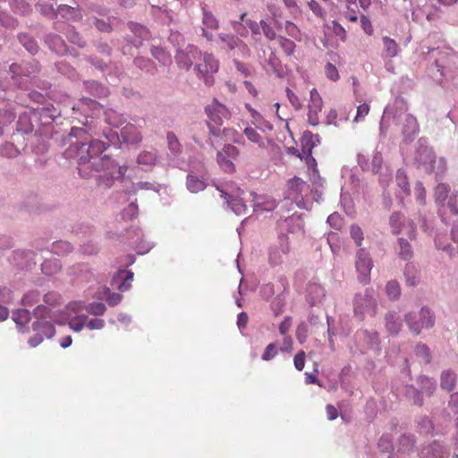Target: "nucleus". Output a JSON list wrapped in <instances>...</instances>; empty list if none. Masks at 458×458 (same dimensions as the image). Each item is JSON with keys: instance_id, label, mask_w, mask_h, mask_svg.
<instances>
[{"instance_id": "obj_32", "label": "nucleus", "mask_w": 458, "mask_h": 458, "mask_svg": "<svg viewBox=\"0 0 458 458\" xmlns=\"http://www.w3.org/2000/svg\"><path fill=\"white\" fill-rule=\"evenodd\" d=\"M13 320L17 325L24 326L30 320V313L28 310L21 309L13 314Z\"/></svg>"}, {"instance_id": "obj_12", "label": "nucleus", "mask_w": 458, "mask_h": 458, "mask_svg": "<svg viewBox=\"0 0 458 458\" xmlns=\"http://www.w3.org/2000/svg\"><path fill=\"white\" fill-rule=\"evenodd\" d=\"M203 28H202V36L206 38L208 41H212L214 36L212 33L208 32L210 30H216L219 27V22L217 19L213 15L212 13L204 11L203 19H202Z\"/></svg>"}, {"instance_id": "obj_5", "label": "nucleus", "mask_w": 458, "mask_h": 458, "mask_svg": "<svg viewBox=\"0 0 458 458\" xmlns=\"http://www.w3.org/2000/svg\"><path fill=\"white\" fill-rule=\"evenodd\" d=\"M372 267L369 254L364 249H360L357 253L356 269L359 274L358 279L361 284H367L369 282Z\"/></svg>"}, {"instance_id": "obj_37", "label": "nucleus", "mask_w": 458, "mask_h": 458, "mask_svg": "<svg viewBox=\"0 0 458 458\" xmlns=\"http://www.w3.org/2000/svg\"><path fill=\"white\" fill-rule=\"evenodd\" d=\"M166 140L169 149L173 153L178 154L181 151V144L175 134L172 131L167 132Z\"/></svg>"}, {"instance_id": "obj_53", "label": "nucleus", "mask_w": 458, "mask_h": 458, "mask_svg": "<svg viewBox=\"0 0 458 458\" xmlns=\"http://www.w3.org/2000/svg\"><path fill=\"white\" fill-rule=\"evenodd\" d=\"M151 52H152L153 56L155 58H157V60H159L160 62H162L163 64H165L168 61H170L169 55L166 54L165 51H164L160 47H154V48H152Z\"/></svg>"}, {"instance_id": "obj_8", "label": "nucleus", "mask_w": 458, "mask_h": 458, "mask_svg": "<svg viewBox=\"0 0 458 458\" xmlns=\"http://www.w3.org/2000/svg\"><path fill=\"white\" fill-rule=\"evenodd\" d=\"M199 54L197 47L189 45L185 50H180L176 53L175 60L181 68L189 70L192 64L193 59Z\"/></svg>"}, {"instance_id": "obj_55", "label": "nucleus", "mask_w": 458, "mask_h": 458, "mask_svg": "<svg viewBox=\"0 0 458 458\" xmlns=\"http://www.w3.org/2000/svg\"><path fill=\"white\" fill-rule=\"evenodd\" d=\"M285 31L290 37L293 38L294 39H300V30L294 23L291 21H286Z\"/></svg>"}, {"instance_id": "obj_17", "label": "nucleus", "mask_w": 458, "mask_h": 458, "mask_svg": "<svg viewBox=\"0 0 458 458\" xmlns=\"http://www.w3.org/2000/svg\"><path fill=\"white\" fill-rule=\"evenodd\" d=\"M33 330L40 333L47 338H51L55 334L54 325L47 321H37L33 324Z\"/></svg>"}, {"instance_id": "obj_52", "label": "nucleus", "mask_w": 458, "mask_h": 458, "mask_svg": "<svg viewBox=\"0 0 458 458\" xmlns=\"http://www.w3.org/2000/svg\"><path fill=\"white\" fill-rule=\"evenodd\" d=\"M416 353L419 356H421L423 359V361L425 363L429 362V349L428 347L424 344H419L416 346Z\"/></svg>"}, {"instance_id": "obj_63", "label": "nucleus", "mask_w": 458, "mask_h": 458, "mask_svg": "<svg viewBox=\"0 0 458 458\" xmlns=\"http://www.w3.org/2000/svg\"><path fill=\"white\" fill-rule=\"evenodd\" d=\"M308 5L313 13L318 17H322L324 14V10L321 5L315 0H310L308 2Z\"/></svg>"}, {"instance_id": "obj_57", "label": "nucleus", "mask_w": 458, "mask_h": 458, "mask_svg": "<svg viewBox=\"0 0 458 458\" xmlns=\"http://www.w3.org/2000/svg\"><path fill=\"white\" fill-rule=\"evenodd\" d=\"M260 294L265 300H269L275 294V287L272 284H266L260 289Z\"/></svg>"}, {"instance_id": "obj_13", "label": "nucleus", "mask_w": 458, "mask_h": 458, "mask_svg": "<svg viewBox=\"0 0 458 458\" xmlns=\"http://www.w3.org/2000/svg\"><path fill=\"white\" fill-rule=\"evenodd\" d=\"M376 302L371 298L366 296H356L354 301V312L360 318H363L364 314L374 311Z\"/></svg>"}, {"instance_id": "obj_21", "label": "nucleus", "mask_w": 458, "mask_h": 458, "mask_svg": "<svg viewBox=\"0 0 458 458\" xmlns=\"http://www.w3.org/2000/svg\"><path fill=\"white\" fill-rule=\"evenodd\" d=\"M414 445V438L412 436L403 435L399 438L397 452L402 454H408L413 448Z\"/></svg>"}, {"instance_id": "obj_54", "label": "nucleus", "mask_w": 458, "mask_h": 458, "mask_svg": "<svg viewBox=\"0 0 458 458\" xmlns=\"http://www.w3.org/2000/svg\"><path fill=\"white\" fill-rule=\"evenodd\" d=\"M221 152H223L227 157L231 159L237 158L240 154L239 149L231 144L225 145Z\"/></svg>"}, {"instance_id": "obj_30", "label": "nucleus", "mask_w": 458, "mask_h": 458, "mask_svg": "<svg viewBox=\"0 0 458 458\" xmlns=\"http://www.w3.org/2000/svg\"><path fill=\"white\" fill-rule=\"evenodd\" d=\"M419 380L421 391L427 395L431 396L437 388L436 383L428 377H420Z\"/></svg>"}, {"instance_id": "obj_29", "label": "nucleus", "mask_w": 458, "mask_h": 458, "mask_svg": "<svg viewBox=\"0 0 458 458\" xmlns=\"http://www.w3.org/2000/svg\"><path fill=\"white\" fill-rule=\"evenodd\" d=\"M187 187L191 192H199L205 189L206 184L202 180H199L194 175H188Z\"/></svg>"}, {"instance_id": "obj_40", "label": "nucleus", "mask_w": 458, "mask_h": 458, "mask_svg": "<svg viewBox=\"0 0 458 458\" xmlns=\"http://www.w3.org/2000/svg\"><path fill=\"white\" fill-rule=\"evenodd\" d=\"M87 319H88L87 316H84V315L79 316V317L72 318L69 321V327L72 330H74L76 332H80L86 326Z\"/></svg>"}, {"instance_id": "obj_28", "label": "nucleus", "mask_w": 458, "mask_h": 458, "mask_svg": "<svg viewBox=\"0 0 458 458\" xmlns=\"http://www.w3.org/2000/svg\"><path fill=\"white\" fill-rule=\"evenodd\" d=\"M248 140L258 145V147H264V138L253 128L247 127L243 131Z\"/></svg>"}, {"instance_id": "obj_24", "label": "nucleus", "mask_w": 458, "mask_h": 458, "mask_svg": "<svg viewBox=\"0 0 458 458\" xmlns=\"http://www.w3.org/2000/svg\"><path fill=\"white\" fill-rule=\"evenodd\" d=\"M383 45L384 51L388 57H394L397 55L399 51V47L394 39L390 38L389 37H383Z\"/></svg>"}, {"instance_id": "obj_16", "label": "nucleus", "mask_w": 458, "mask_h": 458, "mask_svg": "<svg viewBox=\"0 0 458 458\" xmlns=\"http://www.w3.org/2000/svg\"><path fill=\"white\" fill-rule=\"evenodd\" d=\"M247 12H243L241 13L238 21H231V25L237 37L246 38L249 35V30L247 29V25H244L243 22H246Z\"/></svg>"}, {"instance_id": "obj_15", "label": "nucleus", "mask_w": 458, "mask_h": 458, "mask_svg": "<svg viewBox=\"0 0 458 458\" xmlns=\"http://www.w3.org/2000/svg\"><path fill=\"white\" fill-rule=\"evenodd\" d=\"M386 327L392 335H395L400 331L402 322L397 313L389 312L386 315Z\"/></svg>"}, {"instance_id": "obj_48", "label": "nucleus", "mask_w": 458, "mask_h": 458, "mask_svg": "<svg viewBox=\"0 0 458 458\" xmlns=\"http://www.w3.org/2000/svg\"><path fill=\"white\" fill-rule=\"evenodd\" d=\"M370 110L369 106L367 103H363L357 107V114L353 119V122L359 123L369 114Z\"/></svg>"}, {"instance_id": "obj_23", "label": "nucleus", "mask_w": 458, "mask_h": 458, "mask_svg": "<svg viewBox=\"0 0 458 458\" xmlns=\"http://www.w3.org/2000/svg\"><path fill=\"white\" fill-rule=\"evenodd\" d=\"M396 184L403 191L404 196L411 194L410 182L404 171L398 170L395 175Z\"/></svg>"}, {"instance_id": "obj_58", "label": "nucleus", "mask_w": 458, "mask_h": 458, "mask_svg": "<svg viewBox=\"0 0 458 458\" xmlns=\"http://www.w3.org/2000/svg\"><path fill=\"white\" fill-rule=\"evenodd\" d=\"M276 346L275 344H269L266 349L264 353L262 354V360H270L272 358H274L276 355Z\"/></svg>"}, {"instance_id": "obj_4", "label": "nucleus", "mask_w": 458, "mask_h": 458, "mask_svg": "<svg viewBox=\"0 0 458 458\" xmlns=\"http://www.w3.org/2000/svg\"><path fill=\"white\" fill-rule=\"evenodd\" d=\"M405 321L414 334L419 335L422 329H429L435 325V314L428 307H422L419 318L411 313L405 315Z\"/></svg>"}, {"instance_id": "obj_22", "label": "nucleus", "mask_w": 458, "mask_h": 458, "mask_svg": "<svg viewBox=\"0 0 458 458\" xmlns=\"http://www.w3.org/2000/svg\"><path fill=\"white\" fill-rule=\"evenodd\" d=\"M404 222V216L400 212H394L390 216L389 225L394 234H399L402 232Z\"/></svg>"}, {"instance_id": "obj_62", "label": "nucleus", "mask_w": 458, "mask_h": 458, "mask_svg": "<svg viewBox=\"0 0 458 458\" xmlns=\"http://www.w3.org/2000/svg\"><path fill=\"white\" fill-rule=\"evenodd\" d=\"M83 309H85V307L82 305V303L81 301H71L66 306V310L69 313L77 314V313L81 312Z\"/></svg>"}, {"instance_id": "obj_2", "label": "nucleus", "mask_w": 458, "mask_h": 458, "mask_svg": "<svg viewBox=\"0 0 458 458\" xmlns=\"http://www.w3.org/2000/svg\"><path fill=\"white\" fill-rule=\"evenodd\" d=\"M205 112L208 117V126L211 135L220 137L222 134L228 136L233 132V129H223L221 125L225 120L231 117L229 109L222 103L214 99L212 103L205 107Z\"/></svg>"}, {"instance_id": "obj_34", "label": "nucleus", "mask_w": 458, "mask_h": 458, "mask_svg": "<svg viewBox=\"0 0 458 458\" xmlns=\"http://www.w3.org/2000/svg\"><path fill=\"white\" fill-rule=\"evenodd\" d=\"M278 43L285 55H292L294 53L296 45L293 40L284 37H279Z\"/></svg>"}, {"instance_id": "obj_36", "label": "nucleus", "mask_w": 458, "mask_h": 458, "mask_svg": "<svg viewBox=\"0 0 458 458\" xmlns=\"http://www.w3.org/2000/svg\"><path fill=\"white\" fill-rule=\"evenodd\" d=\"M85 310L91 315L101 316L106 312V308L102 302H92L85 306Z\"/></svg>"}, {"instance_id": "obj_27", "label": "nucleus", "mask_w": 458, "mask_h": 458, "mask_svg": "<svg viewBox=\"0 0 458 458\" xmlns=\"http://www.w3.org/2000/svg\"><path fill=\"white\" fill-rule=\"evenodd\" d=\"M398 243L400 247V250L398 252L399 257L404 260L411 259L413 256V251L410 242L403 238H399Z\"/></svg>"}, {"instance_id": "obj_14", "label": "nucleus", "mask_w": 458, "mask_h": 458, "mask_svg": "<svg viewBox=\"0 0 458 458\" xmlns=\"http://www.w3.org/2000/svg\"><path fill=\"white\" fill-rule=\"evenodd\" d=\"M244 192L242 191H239V193L236 196H231L225 193V198L231 206L232 210L236 215H242L246 213L247 206L245 198L242 196Z\"/></svg>"}, {"instance_id": "obj_3", "label": "nucleus", "mask_w": 458, "mask_h": 458, "mask_svg": "<svg viewBox=\"0 0 458 458\" xmlns=\"http://www.w3.org/2000/svg\"><path fill=\"white\" fill-rule=\"evenodd\" d=\"M198 55H200V59L196 64L197 76L203 80L207 86L210 87L215 82L214 74L216 73L219 69V62L212 54H201L199 52Z\"/></svg>"}, {"instance_id": "obj_19", "label": "nucleus", "mask_w": 458, "mask_h": 458, "mask_svg": "<svg viewBox=\"0 0 458 458\" xmlns=\"http://www.w3.org/2000/svg\"><path fill=\"white\" fill-rule=\"evenodd\" d=\"M456 385V375L451 370H445L441 374V388L446 391H452Z\"/></svg>"}, {"instance_id": "obj_39", "label": "nucleus", "mask_w": 458, "mask_h": 458, "mask_svg": "<svg viewBox=\"0 0 458 458\" xmlns=\"http://www.w3.org/2000/svg\"><path fill=\"white\" fill-rule=\"evenodd\" d=\"M286 96L295 110H300L303 106V101L289 88H286Z\"/></svg>"}, {"instance_id": "obj_11", "label": "nucleus", "mask_w": 458, "mask_h": 458, "mask_svg": "<svg viewBox=\"0 0 458 458\" xmlns=\"http://www.w3.org/2000/svg\"><path fill=\"white\" fill-rule=\"evenodd\" d=\"M121 137L127 144H138L142 140L140 129L134 124L128 123L121 130Z\"/></svg>"}, {"instance_id": "obj_33", "label": "nucleus", "mask_w": 458, "mask_h": 458, "mask_svg": "<svg viewBox=\"0 0 458 458\" xmlns=\"http://www.w3.org/2000/svg\"><path fill=\"white\" fill-rule=\"evenodd\" d=\"M19 40L30 54L33 55L37 53L38 45L33 38L25 34H22L19 36Z\"/></svg>"}, {"instance_id": "obj_59", "label": "nucleus", "mask_w": 458, "mask_h": 458, "mask_svg": "<svg viewBox=\"0 0 458 458\" xmlns=\"http://www.w3.org/2000/svg\"><path fill=\"white\" fill-rule=\"evenodd\" d=\"M292 327V318L287 316L284 318V319L280 323L279 325V332L280 334L284 335H289L288 332Z\"/></svg>"}, {"instance_id": "obj_26", "label": "nucleus", "mask_w": 458, "mask_h": 458, "mask_svg": "<svg viewBox=\"0 0 458 458\" xmlns=\"http://www.w3.org/2000/svg\"><path fill=\"white\" fill-rule=\"evenodd\" d=\"M216 161L219 165V166L225 172V173H233L235 171V166L233 163L232 162L231 158L227 157L223 152L218 151L216 155Z\"/></svg>"}, {"instance_id": "obj_50", "label": "nucleus", "mask_w": 458, "mask_h": 458, "mask_svg": "<svg viewBox=\"0 0 458 458\" xmlns=\"http://www.w3.org/2000/svg\"><path fill=\"white\" fill-rule=\"evenodd\" d=\"M284 306V300L280 295L276 297L271 302V309L274 311L275 316H279L283 312Z\"/></svg>"}, {"instance_id": "obj_38", "label": "nucleus", "mask_w": 458, "mask_h": 458, "mask_svg": "<svg viewBox=\"0 0 458 458\" xmlns=\"http://www.w3.org/2000/svg\"><path fill=\"white\" fill-rule=\"evenodd\" d=\"M407 397L412 401V403L416 405L421 406L423 403V399L420 391H418L413 386H410L406 390Z\"/></svg>"}, {"instance_id": "obj_18", "label": "nucleus", "mask_w": 458, "mask_h": 458, "mask_svg": "<svg viewBox=\"0 0 458 458\" xmlns=\"http://www.w3.org/2000/svg\"><path fill=\"white\" fill-rule=\"evenodd\" d=\"M157 159V150H144L138 156V164L152 167L156 165Z\"/></svg>"}, {"instance_id": "obj_42", "label": "nucleus", "mask_w": 458, "mask_h": 458, "mask_svg": "<svg viewBox=\"0 0 458 458\" xmlns=\"http://www.w3.org/2000/svg\"><path fill=\"white\" fill-rule=\"evenodd\" d=\"M57 12L60 15H62L63 17H66V18H69L70 16H80L81 17L79 10L75 9L74 7L66 5V4L60 5L57 9Z\"/></svg>"}, {"instance_id": "obj_31", "label": "nucleus", "mask_w": 458, "mask_h": 458, "mask_svg": "<svg viewBox=\"0 0 458 458\" xmlns=\"http://www.w3.org/2000/svg\"><path fill=\"white\" fill-rule=\"evenodd\" d=\"M449 187L445 183H439L435 189L436 202L442 204L447 199L449 194Z\"/></svg>"}, {"instance_id": "obj_35", "label": "nucleus", "mask_w": 458, "mask_h": 458, "mask_svg": "<svg viewBox=\"0 0 458 458\" xmlns=\"http://www.w3.org/2000/svg\"><path fill=\"white\" fill-rule=\"evenodd\" d=\"M386 293L391 300H396L401 294L400 284L397 281H390L386 284Z\"/></svg>"}, {"instance_id": "obj_49", "label": "nucleus", "mask_w": 458, "mask_h": 458, "mask_svg": "<svg viewBox=\"0 0 458 458\" xmlns=\"http://www.w3.org/2000/svg\"><path fill=\"white\" fill-rule=\"evenodd\" d=\"M44 302L49 306L55 307L60 304V295L55 292L47 293L43 297Z\"/></svg>"}, {"instance_id": "obj_43", "label": "nucleus", "mask_w": 458, "mask_h": 458, "mask_svg": "<svg viewBox=\"0 0 458 458\" xmlns=\"http://www.w3.org/2000/svg\"><path fill=\"white\" fill-rule=\"evenodd\" d=\"M325 74L332 81H337L340 78L337 68L331 63L325 65Z\"/></svg>"}, {"instance_id": "obj_41", "label": "nucleus", "mask_w": 458, "mask_h": 458, "mask_svg": "<svg viewBox=\"0 0 458 458\" xmlns=\"http://www.w3.org/2000/svg\"><path fill=\"white\" fill-rule=\"evenodd\" d=\"M72 250V245L67 242H57L53 244V251L58 255H64Z\"/></svg>"}, {"instance_id": "obj_25", "label": "nucleus", "mask_w": 458, "mask_h": 458, "mask_svg": "<svg viewBox=\"0 0 458 458\" xmlns=\"http://www.w3.org/2000/svg\"><path fill=\"white\" fill-rule=\"evenodd\" d=\"M404 276L406 279V284L411 286H415L420 282L417 269L412 264H406L404 269Z\"/></svg>"}, {"instance_id": "obj_44", "label": "nucleus", "mask_w": 458, "mask_h": 458, "mask_svg": "<svg viewBox=\"0 0 458 458\" xmlns=\"http://www.w3.org/2000/svg\"><path fill=\"white\" fill-rule=\"evenodd\" d=\"M417 201L424 206L426 204V190L421 182H417L414 188Z\"/></svg>"}, {"instance_id": "obj_46", "label": "nucleus", "mask_w": 458, "mask_h": 458, "mask_svg": "<svg viewBox=\"0 0 458 458\" xmlns=\"http://www.w3.org/2000/svg\"><path fill=\"white\" fill-rule=\"evenodd\" d=\"M350 233L357 246H360L363 241V232L361 228L356 225H352L350 228Z\"/></svg>"}, {"instance_id": "obj_9", "label": "nucleus", "mask_w": 458, "mask_h": 458, "mask_svg": "<svg viewBox=\"0 0 458 458\" xmlns=\"http://www.w3.org/2000/svg\"><path fill=\"white\" fill-rule=\"evenodd\" d=\"M318 142L319 139L318 134H313L309 131H304L301 138V152L303 157L300 156V157L310 158L315 162V159L311 157V153L312 149L317 146Z\"/></svg>"}, {"instance_id": "obj_45", "label": "nucleus", "mask_w": 458, "mask_h": 458, "mask_svg": "<svg viewBox=\"0 0 458 458\" xmlns=\"http://www.w3.org/2000/svg\"><path fill=\"white\" fill-rule=\"evenodd\" d=\"M260 26H261V30L263 31L264 36L268 40L273 41L276 38V33L270 24H268L267 21L262 20V21H260Z\"/></svg>"}, {"instance_id": "obj_1", "label": "nucleus", "mask_w": 458, "mask_h": 458, "mask_svg": "<svg viewBox=\"0 0 458 458\" xmlns=\"http://www.w3.org/2000/svg\"><path fill=\"white\" fill-rule=\"evenodd\" d=\"M72 147L76 148L78 169L81 176L89 177L94 172H103V174L98 176L99 183L111 185L115 165L108 156L103 155L106 150L104 142L94 140L89 142H81L80 145L75 143Z\"/></svg>"}, {"instance_id": "obj_10", "label": "nucleus", "mask_w": 458, "mask_h": 458, "mask_svg": "<svg viewBox=\"0 0 458 458\" xmlns=\"http://www.w3.org/2000/svg\"><path fill=\"white\" fill-rule=\"evenodd\" d=\"M133 281V273L129 270H120L113 278L112 285L121 292L127 291L131 288Z\"/></svg>"}, {"instance_id": "obj_47", "label": "nucleus", "mask_w": 458, "mask_h": 458, "mask_svg": "<svg viewBox=\"0 0 458 458\" xmlns=\"http://www.w3.org/2000/svg\"><path fill=\"white\" fill-rule=\"evenodd\" d=\"M34 316L38 318V321H43L47 318H51L50 309L44 305H38L34 310Z\"/></svg>"}, {"instance_id": "obj_61", "label": "nucleus", "mask_w": 458, "mask_h": 458, "mask_svg": "<svg viewBox=\"0 0 458 458\" xmlns=\"http://www.w3.org/2000/svg\"><path fill=\"white\" fill-rule=\"evenodd\" d=\"M86 327L90 330L101 329L105 327V320L102 318H91Z\"/></svg>"}, {"instance_id": "obj_51", "label": "nucleus", "mask_w": 458, "mask_h": 458, "mask_svg": "<svg viewBox=\"0 0 458 458\" xmlns=\"http://www.w3.org/2000/svg\"><path fill=\"white\" fill-rule=\"evenodd\" d=\"M360 26L367 35L371 36L373 34L374 29L372 23L369 18L364 14L360 16Z\"/></svg>"}, {"instance_id": "obj_56", "label": "nucleus", "mask_w": 458, "mask_h": 458, "mask_svg": "<svg viewBox=\"0 0 458 458\" xmlns=\"http://www.w3.org/2000/svg\"><path fill=\"white\" fill-rule=\"evenodd\" d=\"M383 164V157L380 153H377L373 156L371 161V170L373 173L377 174L380 171Z\"/></svg>"}, {"instance_id": "obj_20", "label": "nucleus", "mask_w": 458, "mask_h": 458, "mask_svg": "<svg viewBox=\"0 0 458 458\" xmlns=\"http://www.w3.org/2000/svg\"><path fill=\"white\" fill-rule=\"evenodd\" d=\"M422 458H445L443 448L437 443H433L428 447H425L421 451Z\"/></svg>"}, {"instance_id": "obj_7", "label": "nucleus", "mask_w": 458, "mask_h": 458, "mask_svg": "<svg viewBox=\"0 0 458 458\" xmlns=\"http://www.w3.org/2000/svg\"><path fill=\"white\" fill-rule=\"evenodd\" d=\"M218 38L230 51L238 49L243 56L250 55V48L240 38L233 34L220 33Z\"/></svg>"}, {"instance_id": "obj_64", "label": "nucleus", "mask_w": 458, "mask_h": 458, "mask_svg": "<svg viewBox=\"0 0 458 458\" xmlns=\"http://www.w3.org/2000/svg\"><path fill=\"white\" fill-rule=\"evenodd\" d=\"M448 406L454 413H458V392L451 394Z\"/></svg>"}, {"instance_id": "obj_60", "label": "nucleus", "mask_w": 458, "mask_h": 458, "mask_svg": "<svg viewBox=\"0 0 458 458\" xmlns=\"http://www.w3.org/2000/svg\"><path fill=\"white\" fill-rule=\"evenodd\" d=\"M294 367L299 371H301L305 365V352L303 351L299 352L293 359Z\"/></svg>"}, {"instance_id": "obj_6", "label": "nucleus", "mask_w": 458, "mask_h": 458, "mask_svg": "<svg viewBox=\"0 0 458 458\" xmlns=\"http://www.w3.org/2000/svg\"><path fill=\"white\" fill-rule=\"evenodd\" d=\"M323 108V100L318 90L313 88L310 91V101L308 104V122L310 125L316 126L319 123V114Z\"/></svg>"}]
</instances>
